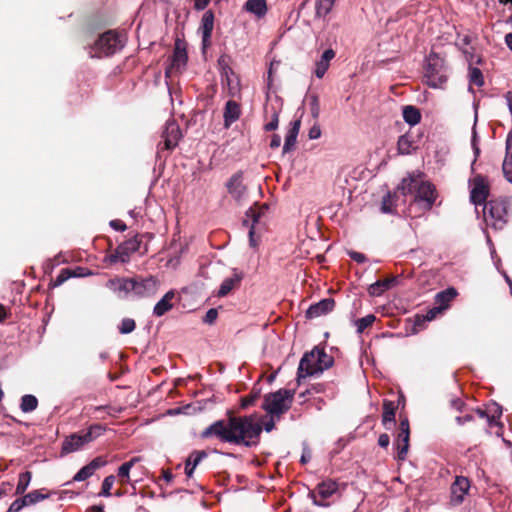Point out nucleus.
I'll return each instance as SVG.
<instances>
[{"label":"nucleus","instance_id":"obj_59","mask_svg":"<svg viewBox=\"0 0 512 512\" xmlns=\"http://www.w3.org/2000/svg\"><path fill=\"white\" fill-rule=\"evenodd\" d=\"M390 443V438H389V435L384 433V434H381L378 438V445L382 448H386L388 447Z\"/></svg>","mask_w":512,"mask_h":512},{"label":"nucleus","instance_id":"obj_51","mask_svg":"<svg viewBox=\"0 0 512 512\" xmlns=\"http://www.w3.org/2000/svg\"><path fill=\"white\" fill-rule=\"evenodd\" d=\"M279 122V112L274 107L271 111V121L265 125V130L267 131H273L277 129Z\"/></svg>","mask_w":512,"mask_h":512},{"label":"nucleus","instance_id":"obj_12","mask_svg":"<svg viewBox=\"0 0 512 512\" xmlns=\"http://www.w3.org/2000/svg\"><path fill=\"white\" fill-rule=\"evenodd\" d=\"M414 195L415 201L423 202L425 209H430L435 201V191L433 186L422 180H420Z\"/></svg>","mask_w":512,"mask_h":512},{"label":"nucleus","instance_id":"obj_55","mask_svg":"<svg viewBox=\"0 0 512 512\" xmlns=\"http://www.w3.org/2000/svg\"><path fill=\"white\" fill-rule=\"evenodd\" d=\"M381 210L384 213H392L393 212L392 200H391L390 195H387L386 197H384V199L382 201Z\"/></svg>","mask_w":512,"mask_h":512},{"label":"nucleus","instance_id":"obj_44","mask_svg":"<svg viewBox=\"0 0 512 512\" xmlns=\"http://www.w3.org/2000/svg\"><path fill=\"white\" fill-rule=\"evenodd\" d=\"M335 0H319L316 6L317 14L320 16L327 15L334 4Z\"/></svg>","mask_w":512,"mask_h":512},{"label":"nucleus","instance_id":"obj_56","mask_svg":"<svg viewBox=\"0 0 512 512\" xmlns=\"http://www.w3.org/2000/svg\"><path fill=\"white\" fill-rule=\"evenodd\" d=\"M321 136V128L318 124H314L308 133V137L311 140L318 139Z\"/></svg>","mask_w":512,"mask_h":512},{"label":"nucleus","instance_id":"obj_34","mask_svg":"<svg viewBox=\"0 0 512 512\" xmlns=\"http://www.w3.org/2000/svg\"><path fill=\"white\" fill-rule=\"evenodd\" d=\"M395 412L396 405L392 401L385 400L383 402V414H382V423L384 426H387L389 423H393L395 421Z\"/></svg>","mask_w":512,"mask_h":512},{"label":"nucleus","instance_id":"obj_24","mask_svg":"<svg viewBox=\"0 0 512 512\" xmlns=\"http://www.w3.org/2000/svg\"><path fill=\"white\" fill-rule=\"evenodd\" d=\"M242 278H243V274L241 272L235 271L232 277L226 278L222 282L217 295L219 297H224L227 294H229L235 287L239 286Z\"/></svg>","mask_w":512,"mask_h":512},{"label":"nucleus","instance_id":"obj_54","mask_svg":"<svg viewBox=\"0 0 512 512\" xmlns=\"http://www.w3.org/2000/svg\"><path fill=\"white\" fill-rule=\"evenodd\" d=\"M243 224L250 227L249 228V243H250V246L253 247V248L257 247L258 243H257L256 239L254 238V234H255L254 224H249V220L248 219H245L243 221Z\"/></svg>","mask_w":512,"mask_h":512},{"label":"nucleus","instance_id":"obj_49","mask_svg":"<svg viewBox=\"0 0 512 512\" xmlns=\"http://www.w3.org/2000/svg\"><path fill=\"white\" fill-rule=\"evenodd\" d=\"M92 467L89 465L84 466L81 468L73 477V481H83L93 475Z\"/></svg>","mask_w":512,"mask_h":512},{"label":"nucleus","instance_id":"obj_22","mask_svg":"<svg viewBox=\"0 0 512 512\" xmlns=\"http://www.w3.org/2000/svg\"><path fill=\"white\" fill-rule=\"evenodd\" d=\"M502 170L505 178L512 183V132H509L506 139V155L503 161Z\"/></svg>","mask_w":512,"mask_h":512},{"label":"nucleus","instance_id":"obj_18","mask_svg":"<svg viewBox=\"0 0 512 512\" xmlns=\"http://www.w3.org/2000/svg\"><path fill=\"white\" fill-rule=\"evenodd\" d=\"M87 443L83 434H71L62 443V453L69 454L78 451Z\"/></svg>","mask_w":512,"mask_h":512},{"label":"nucleus","instance_id":"obj_40","mask_svg":"<svg viewBox=\"0 0 512 512\" xmlns=\"http://www.w3.org/2000/svg\"><path fill=\"white\" fill-rule=\"evenodd\" d=\"M31 478H32V474L29 471L23 472L19 475V479H18V483H17V487H16L17 495L23 494L25 492V490L27 489V487L30 484Z\"/></svg>","mask_w":512,"mask_h":512},{"label":"nucleus","instance_id":"obj_39","mask_svg":"<svg viewBox=\"0 0 512 512\" xmlns=\"http://www.w3.org/2000/svg\"><path fill=\"white\" fill-rule=\"evenodd\" d=\"M43 491H44V489L34 490V491L26 494L25 499H26L27 505H33V504L38 503L39 501L49 498L50 493H43Z\"/></svg>","mask_w":512,"mask_h":512},{"label":"nucleus","instance_id":"obj_10","mask_svg":"<svg viewBox=\"0 0 512 512\" xmlns=\"http://www.w3.org/2000/svg\"><path fill=\"white\" fill-rule=\"evenodd\" d=\"M159 282L154 277L134 278L133 294L137 297H150L156 294Z\"/></svg>","mask_w":512,"mask_h":512},{"label":"nucleus","instance_id":"obj_62","mask_svg":"<svg viewBox=\"0 0 512 512\" xmlns=\"http://www.w3.org/2000/svg\"><path fill=\"white\" fill-rule=\"evenodd\" d=\"M104 461L100 458H96L93 461H91L88 465L92 467V471L95 472L98 468L104 465Z\"/></svg>","mask_w":512,"mask_h":512},{"label":"nucleus","instance_id":"obj_35","mask_svg":"<svg viewBox=\"0 0 512 512\" xmlns=\"http://www.w3.org/2000/svg\"><path fill=\"white\" fill-rule=\"evenodd\" d=\"M403 118L406 123L413 126L420 122L421 114L419 109L408 105L403 108Z\"/></svg>","mask_w":512,"mask_h":512},{"label":"nucleus","instance_id":"obj_29","mask_svg":"<svg viewBox=\"0 0 512 512\" xmlns=\"http://www.w3.org/2000/svg\"><path fill=\"white\" fill-rule=\"evenodd\" d=\"M420 180L419 175H409L401 181L398 190L401 191L403 195L415 194Z\"/></svg>","mask_w":512,"mask_h":512},{"label":"nucleus","instance_id":"obj_21","mask_svg":"<svg viewBox=\"0 0 512 512\" xmlns=\"http://www.w3.org/2000/svg\"><path fill=\"white\" fill-rule=\"evenodd\" d=\"M502 170L505 178L512 183V132H509L506 139V155L503 161Z\"/></svg>","mask_w":512,"mask_h":512},{"label":"nucleus","instance_id":"obj_58","mask_svg":"<svg viewBox=\"0 0 512 512\" xmlns=\"http://www.w3.org/2000/svg\"><path fill=\"white\" fill-rule=\"evenodd\" d=\"M70 276L71 275H70L69 270H67V269L62 270L61 273L57 276L55 284L56 285L63 284Z\"/></svg>","mask_w":512,"mask_h":512},{"label":"nucleus","instance_id":"obj_63","mask_svg":"<svg viewBox=\"0 0 512 512\" xmlns=\"http://www.w3.org/2000/svg\"><path fill=\"white\" fill-rule=\"evenodd\" d=\"M110 225L116 229V230H119V231H125L126 230V225L119 221V220H113L110 222Z\"/></svg>","mask_w":512,"mask_h":512},{"label":"nucleus","instance_id":"obj_36","mask_svg":"<svg viewBox=\"0 0 512 512\" xmlns=\"http://www.w3.org/2000/svg\"><path fill=\"white\" fill-rule=\"evenodd\" d=\"M316 356L318 360V371L322 373L324 370L330 368L333 364V358L325 353L323 349L316 347Z\"/></svg>","mask_w":512,"mask_h":512},{"label":"nucleus","instance_id":"obj_42","mask_svg":"<svg viewBox=\"0 0 512 512\" xmlns=\"http://www.w3.org/2000/svg\"><path fill=\"white\" fill-rule=\"evenodd\" d=\"M104 431V428L101 425H92L88 431L83 433L84 439L87 440L88 443L99 437Z\"/></svg>","mask_w":512,"mask_h":512},{"label":"nucleus","instance_id":"obj_17","mask_svg":"<svg viewBox=\"0 0 512 512\" xmlns=\"http://www.w3.org/2000/svg\"><path fill=\"white\" fill-rule=\"evenodd\" d=\"M187 61V54L186 49L184 47V44L177 40L175 42V49L171 60V67L167 71V73L171 72L172 70H180L183 68Z\"/></svg>","mask_w":512,"mask_h":512},{"label":"nucleus","instance_id":"obj_6","mask_svg":"<svg viewBox=\"0 0 512 512\" xmlns=\"http://www.w3.org/2000/svg\"><path fill=\"white\" fill-rule=\"evenodd\" d=\"M161 137L162 141L158 145L160 151L174 149L182 137L179 125L174 120L167 121Z\"/></svg>","mask_w":512,"mask_h":512},{"label":"nucleus","instance_id":"obj_48","mask_svg":"<svg viewBox=\"0 0 512 512\" xmlns=\"http://www.w3.org/2000/svg\"><path fill=\"white\" fill-rule=\"evenodd\" d=\"M114 482H115L114 475L107 476L102 483V491H101L100 495H103L105 497L110 496L111 495L110 490H111Z\"/></svg>","mask_w":512,"mask_h":512},{"label":"nucleus","instance_id":"obj_4","mask_svg":"<svg viewBox=\"0 0 512 512\" xmlns=\"http://www.w3.org/2000/svg\"><path fill=\"white\" fill-rule=\"evenodd\" d=\"M124 46L123 38L114 31L103 33L92 47V57H102L114 54Z\"/></svg>","mask_w":512,"mask_h":512},{"label":"nucleus","instance_id":"obj_64","mask_svg":"<svg viewBox=\"0 0 512 512\" xmlns=\"http://www.w3.org/2000/svg\"><path fill=\"white\" fill-rule=\"evenodd\" d=\"M399 432H410L409 421L407 418H404L400 421Z\"/></svg>","mask_w":512,"mask_h":512},{"label":"nucleus","instance_id":"obj_15","mask_svg":"<svg viewBox=\"0 0 512 512\" xmlns=\"http://www.w3.org/2000/svg\"><path fill=\"white\" fill-rule=\"evenodd\" d=\"M214 27V14L212 11H206L201 19L200 30L202 32L203 47L206 48L210 45V38Z\"/></svg>","mask_w":512,"mask_h":512},{"label":"nucleus","instance_id":"obj_2","mask_svg":"<svg viewBox=\"0 0 512 512\" xmlns=\"http://www.w3.org/2000/svg\"><path fill=\"white\" fill-rule=\"evenodd\" d=\"M294 390L279 389L276 392L268 393L264 397L262 408L270 415L279 419L286 413L293 402Z\"/></svg>","mask_w":512,"mask_h":512},{"label":"nucleus","instance_id":"obj_46","mask_svg":"<svg viewBox=\"0 0 512 512\" xmlns=\"http://www.w3.org/2000/svg\"><path fill=\"white\" fill-rule=\"evenodd\" d=\"M136 323L131 318H124L119 326V332L121 334H129L134 331Z\"/></svg>","mask_w":512,"mask_h":512},{"label":"nucleus","instance_id":"obj_13","mask_svg":"<svg viewBox=\"0 0 512 512\" xmlns=\"http://www.w3.org/2000/svg\"><path fill=\"white\" fill-rule=\"evenodd\" d=\"M335 307V301L332 298H325L321 301L311 305L306 311V317L308 319L318 318L326 315L333 311Z\"/></svg>","mask_w":512,"mask_h":512},{"label":"nucleus","instance_id":"obj_60","mask_svg":"<svg viewBox=\"0 0 512 512\" xmlns=\"http://www.w3.org/2000/svg\"><path fill=\"white\" fill-rule=\"evenodd\" d=\"M349 255L353 260H355L358 263H363L366 260L365 255L359 252L352 251L349 252Z\"/></svg>","mask_w":512,"mask_h":512},{"label":"nucleus","instance_id":"obj_57","mask_svg":"<svg viewBox=\"0 0 512 512\" xmlns=\"http://www.w3.org/2000/svg\"><path fill=\"white\" fill-rule=\"evenodd\" d=\"M442 312H443V310H442L439 306L434 307V308L430 309V310L426 313V315H425L424 319H425V320H427V321H431V320L435 319V317L437 316V314H440V313H442Z\"/></svg>","mask_w":512,"mask_h":512},{"label":"nucleus","instance_id":"obj_19","mask_svg":"<svg viewBox=\"0 0 512 512\" xmlns=\"http://www.w3.org/2000/svg\"><path fill=\"white\" fill-rule=\"evenodd\" d=\"M176 293L174 290L168 291L154 306L153 313L157 317L163 316L165 313L170 311L173 306Z\"/></svg>","mask_w":512,"mask_h":512},{"label":"nucleus","instance_id":"obj_3","mask_svg":"<svg viewBox=\"0 0 512 512\" xmlns=\"http://www.w3.org/2000/svg\"><path fill=\"white\" fill-rule=\"evenodd\" d=\"M484 220L495 229H502L507 222L508 204L504 199L490 200L484 204Z\"/></svg>","mask_w":512,"mask_h":512},{"label":"nucleus","instance_id":"obj_43","mask_svg":"<svg viewBox=\"0 0 512 512\" xmlns=\"http://www.w3.org/2000/svg\"><path fill=\"white\" fill-rule=\"evenodd\" d=\"M375 316L372 314H369L363 318H360L355 321V325L357 327V332L362 333L367 327L371 326L373 322L375 321Z\"/></svg>","mask_w":512,"mask_h":512},{"label":"nucleus","instance_id":"obj_38","mask_svg":"<svg viewBox=\"0 0 512 512\" xmlns=\"http://www.w3.org/2000/svg\"><path fill=\"white\" fill-rule=\"evenodd\" d=\"M137 458H133L128 462L123 463L118 469V476L120 478L121 483L125 484L129 482V473L131 468L137 462Z\"/></svg>","mask_w":512,"mask_h":512},{"label":"nucleus","instance_id":"obj_16","mask_svg":"<svg viewBox=\"0 0 512 512\" xmlns=\"http://www.w3.org/2000/svg\"><path fill=\"white\" fill-rule=\"evenodd\" d=\"M227 188L231 196L236 201H242L246 195V186L243 184L242 175L235 174L227 183Z\"/></svg>","mask_w":512,"mask_h":512},{"label":"nucleus","instance_id":"obj_7","mask_svg":"<svg viewBox=\"0 0 512 512\" xmlns=\"http://www.w3.org/2000/svg\"><path fill=\"white\" fill-rule=\"evenodd\" d=\"M338 491V483L329 479L319 483L316 488L309 493V497L312 499L313 504L317 506H328L324 500L332 497Z\"/></svg>","mask_w":512,"mask_h":512},{"label":"nucleus","instance_id":"obj_8","mask_svg":"<svg viewBox=\"0 0 512 512\" xmlns=\"http://www.w3.org/2000/svg\"><path fill=\"white\" fill-rule=\"evenodd\" d=\"M318 360L316 356V347L304 354L302 359L300 360L298 371H297V382L300 384L301 379L306 378L308 376H313L315 374H319L318 371Z\"/></svg>","mask_w":512,"mask_h":512},{"label":"nucleus","instance_id":"obj_32","mask_svg":"<svg viewBox=\"0 0 512 512\" xmlns=\"http://www.w3.org/2000/svg\"><path fill=\"white\" fill-rule=\"evenodd\" d=\"M457 296V291L455 288L450 287L444 291L439 292L436 297V303L438 306L444 311L449 303Z\"/></svg>","mask_w":512,"mask_h":512},{"label":"nucleus","instance_id":"obj_9","mask_svg":"<svg viewBox=\"0 0 512 512\" xmlns=\"http://www.w3.org/2000/svg\"><path fill=\"white\" fill-rule=\"evenodd\" d=\"M140 243L141 241L138 237H133L123 242L116 248L115 253L109 257L110 262H128L130 256L139 249Z\"/></svg>","mask_w":512,"mask_h":512},{"label":"nucleus","instance_id":"obj_25","mask_svg":"<svg viewBox=\"0 0 512 512\" xmlns=\"http://www.w3.org/2000/svg\"><path fill=\"white\" fill-rule=\"evenodd\" d=\"M222 81L227 84L229 93L235 95L240 90V83L237 76L230 67H224L222 70Z\"/></svg>","mask_w":512,"mask_h":512},{"label":"nucleus","instance_id":"obj_37","mask_svg":"<svg viewBox=\"0 0 512 512\" xmlns=\"http://www.w3.org/2000/svg\"><path fill=\"white\" fill-rule=\"evenodd\" d=\"M268 207L267 205H261L258 207H252L246 212L247 218L251 219L250 224H254V226L260 222V220L265 216Z\"/></svg>","mask_w":512,"mask_h":512},{"label":"nucleus","instance_id":"obj_30","mask_svg":"<svg viewBox=\"0 0 512 512\" xmlns=\"http://www.w3.org/2000/svg\"><path fill=\"white\" fill-rule=\"evenodd\" d=\"M410 432H399L396 440V448L398 451V459L404 460L409 449Z\"/></svg>","mask_w":512,"mask_h":512},{"label":"nucleus","instance_id":"obj_47","mask_svg":"<svg viewBox=\"0 0 512 512\" xmlns=\"http://www.w3.org/2000/svg\"><path fill=\"white\" fill-rule=\"evenodd\" d=\"M412 143L408 136L402 135L398 140V150L401 154H409L411 151Z\"/></svg>","mask_w":512,"mask_h":512},{"label":"nucleus","instance_id":"obj_53","mask_svg":"<svg viewBox=\"0 0 512 512\" xmlns=\"http://www.w3.org/2000/svg\"><path fill=\"white\" fill-rule=\"evenodd\" d=\"M218 317V311L215 308L209 309L203 317V322L206 324H213Z\"/></svg>","mask_w":512,"mask_h":512},{"label":"nucleus","instance_id":"obj_50","mask_svg":"<svg viewBox=\"0 0 512 512\" xmlns=\"http://www.w3.org/2000/svg\"><path fill=\"white\" fill-rule=\"evenodd\" d=\"M309 99H310L311 115L314 119H317L320 114L319 98L317 95H311Z\"/></svg>","mask_w":512,"mask_h":512},{"label":"nucleus","instance_id":"obj_1","mask_svg":"<svg viewBox=\"0 0 512 512\" xmlns=\"http://www.w3.org/2000/svg\"><path fill=\"white\" fill-rule=\"evenodd\" d=\"M262 426L254 416L229 417L228 421L218 420L208 426L201 434L202 438L216 436L220 440L250 447L256 444L262 432Z\"/></svg>","mask_w":512,"mask_h":512},{"label":"nucleus","instance_id":"obj_31","mask_svg":"<svg viewBox=\"0 0 512 512\" xmlns=\"http://www.w3.org/2000/svg\"><path fill=\"white\" fill-rule=\"evenodd\" d=\"M244 8L259 18L263 17L267 12L266 0H248Z\"/></svg>","mask_w":512,"mask_h":512},{"label":"nucleus","instance_id":"obj_5","mask_svg":"<svg viewBox=\"0 0 512 512\" xmlns=\"http://www.w3.org/2000/svg\"><path fill=\"white\" fill-rule=\"evenodd\" d=\"M424 77L430 87L442 88L447 81L443 59L435 54H431L427 59Z\"/></svg>","mask_w":512,"mask_h":512},{"label":"nucleus","instance_id":"obj_11","mask_svg":"<svg viewBox=\"0 0 512 512\" xmlns=\"http://www.w3.org/2000/svg\"><path fill=\"white\" fill-rule=\"evenodd\" d=\"M489 195L488 182L482 176H476L471 181L470 200L475 205L485 203Z\"/></svg>","mask_w":512,"mask_h":512},{"label":"nucleus","instance_id":"obj_27","mask_svg":"<svg viewBox=\"0 0 512 512\" xmlns=\"http://www.w3.org/2000/svg\"><path fill=\"white\" fill-rule=\"evenodd\" d=\"M335 57L333 49H327L323 52L321 58L316 63L315 75L317 78H322L329 68L330 61Z\"/></svg>","mask_w":512,"mask_h":512},{"label":"nucleus","instance_id":"obj_41","mask_svg":"<svg viewBox=\"0 0 512 512\" xmlns=\"http://www.w3.org/2000/svg\"><path fill=\"white\" fill-rule=\"evenodd\" d=\"M38 401L33 395H25L21 399V410L23 412H31L37 408Z\"/></svg>","mask_w":512,"mask_h":512},{"label":"nucleus","instance_id":"obj_20","mask_svg":"<svg viewBox=\"0 0 512 512\" xmlns=\"http://www.w3.org/2000/svg\"><path fill=\"white\" fill-rule=\"evenodd\" d=\"M469 481L465 477H457L455 482L452 485V498L456 504H460L464 495L467 493L469 489Z\"/></svg>","mask_w":512,"mask_h":512},{"label":"nucleus","instance_id":"obj_33","mask_svg":"<svg viewBox=\"0 0 512 512\" xmlns=\"http://www.w3.org/2000/svg\"><path fill=\"white\" fill-rule=\"evenodd\" d=\"M206 457V453L204 451H195L193 452L188 459L186 460L185 465V473L188 477H191L196 466L201 462L203 458Z\"/></svg>","mask_w":512,"mask_h":512},{"label":"nucleus","instance_id":"obj_61","mask_svg":"<svg viewBox=\"0 0 512 512\" xmlns=\"http://www.w3.org/2000/svg\"><path fill=\"white\" fill-rule=\"evenodd\" d=\"M257 398H258V394H255V395H252L250 397L244 398L242 400V404H241L242 407L243 408H247L248 406L252 405L256 401Z\"/></svg>","mask_w":512,"mask_h":512},{"label":"nucleus","instance_id":"obj_14","mask_svg":"<svg viewBox=\"0 0 512 512\" xmlns=\"http://www.w3.org/2000/svg\"><path fill=\"white\" fill-rule=\"evenodd\" d=\"M107 286L118 293L120 297H126L133 293L134 278H115L108 281Z\"/></svg>","mask_w":512,"mask_h":512},{"label":"nucleus","instance_id":"obj_23","mask_svg":"<svg viewBox=\"0 0 512 512\" xmlns=\"http://www.w3.org/2000/svg\"><path fill=\"white\" fill-rule=\"evenodd\" d=\"M241 110L238 103L235 101H228L224 109V125L228 128L232 123L237 121L240 117Z\"/></svg>","mask_w":512,"mask_h":512},{"label":"nucleus","instance_id":"obj_26","mask_svg":"<svg viewBox=\"0 0 512 512\" xmlns=\"http://www.w3.org/2000/svg\"><path fill=\"white\" fill-rule=\"evenodd\" d=\"M301 121L295 120L291 123V127L286 135L284 146H283V153L290 152L294 149L297 136L300 130Z\"/></svg>","mask_w":512,"mask_h":512},{"label":"nucleus","instance_id":"obj_52","mask_svg":"<svg viewBox=\"0 0 512 512\" xmlns=\"http://www.w3.org/2000/svg\"><path fill=\"white\" fill-rule=\"evenodd\" d=\"M27 505L25 496L19 499H16L9 507L8 512H19L22 508Z\"/></svg>","mask_w":512,"mask_h":512},{"label":"nucleus","instance_id":"obj_28","mask_svg":"<svg viewBox=\"0 0 512 512\" xmlns=\"http://www.w3.org/2000/svg\"><path fill=\"white\" fill-rule=\"evenodd\" d=\"M397 283V277H391L384 280L376 281L368 288V292L372 296H379Z\"/></svg>","mask_w":512,"mask_h":512},{"label":"nucleus","instance_id":"obj_45","mask_svg":"<svg viewBox=\"0 0 512 512\" xmlns=\"http://www.w3.org/2000/svg\"><path fill=\"white\" fill-rule=\"evenodd\" d=\"M469 81L478 87L484 84L482 72L478 68H470L469 70Z\"/></svg>","mask_w":512,"mask_h":512}]
</instances>
